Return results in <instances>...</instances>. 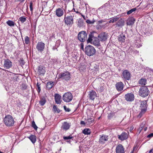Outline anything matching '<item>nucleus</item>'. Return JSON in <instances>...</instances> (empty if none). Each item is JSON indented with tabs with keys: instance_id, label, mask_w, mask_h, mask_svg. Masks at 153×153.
<instances>
[{
	"instance_id": "34",
	"label": "nucleus",
	"mask_w": 153,
	"mask_h": 153,
	"mask_svg": "<svg viewBox=\"0 0 153 153\" xmlns=\"http://www.w3.org/2000/svg\"><path fill=\"white\" fill-rule=\"evenodd\" d=\"M94 122V120L92 119V118L88 119L87 120L86 123L88 125H90L91 123H93Z\"/></svg>"
},
{
	"instance_id": "30",
	"label": "nucleus",
	"mask_w": 153,
	"mask_h": 153,
	"mask_svg": "<svg viewBox=\"0 0 153 153\" xmlns=\"http://www.w3.org/2000/svg\"><path fill=\"white\" fill-rule=\"evenodd\" d=\"M145 124V122H143L141 124L140 127L138 129V131L139 132V134L140 133L141 131L143 129L144 127V126Z\"/></svg>"
},
{
	"instance_id": "47",
	"label": "nucleus",
	"mask_w": 153,
	"mask_h": 153,
	"mask_svg": "<svg viewBox=\"0 0 153 153\" xmlns=\"http://www.w3.org/2000/svg\"><path fill=\"white\" fill-rule=\"evenodd\" d=\"M114 114L113 113H110L108 116V118L109 119H111L112 118V117H114Z\"/></svg>"
},
{
	"instance_id": "13",
	"label": "nucleus",
	"mask_w": 153,
	"mask_h": 153,
	"mask_svg": "<svg viewBox=\"0 0 153 153\" xmlns=\"http://www.w3.org/2000/svg\"><path fill=\"white\" fill-rule=\"evenodd\" d=\"M125 98L127 101L131 102L134 100V96L132 93H128L125 95Z\"/></svg>"
},
{
	"instance_id": "49",
	"label": "nucleus",
	"mask_w": 153,
	"mask_h": 153,
	"mask_svg": "<svg viewBox=\"0 0 153 153\" xmlns=\"http://www.w3.org/2000/svg\"><path fill=\"white\" fill-rule=\"evenodd\" d=\"M64 108L65 111H66L69 112L70 111V109L68 108H67L66 106H63Z\"/></svg>"
},
{
	"instance_id": "37",
	"label": "nucleus",
	"mask_w": 153,
	"mask_h": 153,
	"mask_svg": "<svg viewBox=\"0 0 153 153\" xmlns=\"http://www.w3.org/2000/svg\"><path fill=\"white\" fill-rule=\"evenodd\" d=\"M83 24V21L81 20H79L78 22L77 25L79 27H82Z\"/></svg>"
},
{
	"instance_id": "46",
	"label": "nucleus",
	"mask_w": 153,
	"mask_h": 153,
	"mask_svg": "<svg viewBox=\"0 0 153 153\" xmlns=\"http://www.w3.org/2000/svg\"><path fill=\"white\" fill-rule=\"evenodd\" d=\"M93 39H92V37L91 36L89 35V37L87 40V43H90L92 42Z\"/></svg>"
},
{
	"instance_id": "15",
	"label": "nucleus",
	"mask_w": 153,
	"mask_h": 153,
	"mask_svg": "<svg viewBox=\"0 0 153 153\" xmlns=\"http://www.w3.org/2000/svg\"><path fill=\"white\" fill-rule=\"evenodd\" d=\"M140 109L141 110L146 111L147 109V102L146 101H140Z\"/></svg>"
},
{
	"instance_id": "36",
	"label": "nucleus",
	"mask_w": 153,
	"mask_h": 153,
	"mask_svg": "<svg viewBox=\"0 0 153 153\" xmlns=\"http://www.w3.org/2000/svg\"><path fill=\"white\" fill-rule=\"evenodd\" d=\"M46 100L45 98H43L39 101V104L41 105H43L45 103Z\"/></svg>"
},
{
	"instance_id": "26",
	"label": "nucleus",
	"mask_w": 153,
	"mask_h": 153,
	"mask_svg": "<svg viewBox=\"0 0 153 153\" xmlns=\"http://www.w3.org/2000/svg\"><path fill=\"white\" fill-rule=\"evenodd\" d=\"M54 85V82L52 81L48 82L47 84L46 87L48 89L51 88Z\"/></svg>"
},
{
	"instance_id": "31",
	"label": "nucleus",
	"mask_w": 153,
	"mask_h": 153,
	"mask_svg": "<svg viewBox=\"0 0 153 153\" xmlns=\"http://www.w3.org/2000/svg\"><path fill=\"white\" fill-rule=\"evenodd\" d=\"M125 39V36L124 35H120L118 38V40L121 42H123Z\"/></svg>"
},
{
	"instance_id": "8",
	"label": "nucleus",
	"mask_w": 153,
	"mask_h": 153,
	"mask_svg": "<svg viewBox=\"0 0 153 153\" xmlns=\"http://www.w3.org/2000/svg\"><path fill=\"white\" fill-rule=\"evenodd\" d=\"M108 33L105 32H101L98 36V37L100 40L102 42L106 41L108 38Z\"/></svg>"
},
{
	"instance_id": "2",
	"label": "nucleus",
	"mask_w": 153,
	"mask_h": 153,
	"mask_svg": "<svg viewBox=\"0 0 153 153\" xmlns=\"http://www.w3.org/2000/svg\"><path fill=\"white\" fill-rule=\"evenodd\" d=\"M85 54L88 56H91L95 55L96 50L92 46L88 45L85 47Z\"/></svg>"
},
{
	"instance_id": "24",
	"label": "nucleus",
	"mask_w": 153,
	"mask_h": 153,
	"mask_svg": "<svg viewBox=\"0 0 153 153\" xmlns=\"http://www.w3.org/2000/svg\"><path fill=\"white\" fill-rule=\"evenodd\" d=\"M99 39H98L97 38L94 39L92 42L93 44L95 46L99 47L100 46Z\"/></svg>"
},
{
	"instance_id": "50",
	"label": "nucleus",
	"mask_w": 153,
	"mask_h": 153,
	"mask_svg": "<svg viewBox=\"0 0 153 153\" xmlns=\"http://www.w3.org/2000/svg\"><path fill=\"white\" fill-rule=\"evenodd\" d=\"M22 88L23 89H25L27 88V86L24 84H22Z\"/></svg>"
},
{
	"instance_id": "29",
	"label": "nucleus",
	"mask_w": 153,
	"mask_h": 153,
	"mask_svg": "<svg viewBox=\"0 0 153 153\" xmlns=\"http://www.w3.org/2000/svg\"><path fill=\"white\" fill-rule=\"evenodd\" d=\"M147 80L146 79L142 78L140 79L139 81V83L141 85H145L146 84Z\"/></svg>"
},
{
	"instance_id": "54",
	"label": "nucleus",
	"mask_w": 153,
	"mask_h": 153,
	"mask_svg": "<svg viewBox=\"0 0 153 153\" xmlns=\"http://www.w3.org/2000/svg\"><path fill=\"white\" fill-rule=\"evenodd\" d=\"M25 0H17V1L18 2H19L20 3H22Z\"/></svg>"
},
{
	"instance_id": "44",
	"label": "nucleus",
	"mask_w": 153,
	"mask_h": 153,
	"mask_svg": "<svg viewBox=\"0 0 153 153\" xmlns=\"http://www.w3.org/2000/svg\"><path fill=\"white\" fill-rule=\"evenodd\" d=\"M73 138V137L71 135H69L67 137L64 136L63 137V138L64 140H69Z\"/></svg>"
},
{
	"instance_id": "56",
	"label": "nucleus",
	"mask_w": 153,
	"mask_h": 153,
	"mask_svg": "<svg viewBox=\"0 0 153 153\" xmlns=\"http://www.w3.org/2000/svg\"><path fill=\"white\" fill-rule=\"evenodd\" d=\"M149 153H153V149H151L149 152Z\"/></svg>"
},
{
	"instance_id": "19",
	"label": "nucleus",
	"mask_w": 153,
	"mask_h": 153,
	"mask_svg": "<svg viewBox=\"0 0 153 153\" xmlns=\"http://www.w3.org/2000/svg\"><path fill=\"white\" fill-rule=\"evenodd\" d=\"M55 99L56 103L57 104H60L62 101L61 96L59 94H55Z\"/></svg>"
},
{
	"instance_id": "43",
	"label": "nucleus",
	"mask_w": 153,
	"mask_h": 153,
	"mask_svg": "<svg viewBox=\"0 0 153 153\" xmlns=\"http://www.w3.org/2000/svg\"><path fill=\"white\" fill-rule=\"evenodd\" d=\"M146 111L141 110V111L139 113L138 115L137 116V117L139 118H140L145 113Z\"/></svg>"
},
{
	"instance_id": "48",
	"label": "nucleus",
	"mask_w": 153,
	"mask_h": 153,
	"mask_svg": "<svg viewBox=\"0 0 153 153\" xmlns=\"http://www.w3.org/2000/svg\"><path fill=\"white\" fill-rule=\"evenodd\" d=\"M86 22L88 24H92L94 23L95 22V21L94 20L93 21H91L90 20L88 19L86 21Z\"/></svg>"
},
{
	"instance_id": "39",
	"label": "nucleus",
	"mask_w": 153,
	"mask_h": 153,
	"mask_svg": "<svg viewBox=\"0 0 153 153\" xmlns=\"http://www.w3.org/2000/svg\"><path fill=\"white\" fill-rule=\"evenodd\" d=\"M25 43L28 44L30 42L29 38L27 36H26L25 37Z\"/></svg>"
},
{
	"instance_id": "10",
	"label": "nucleus",
	"mask_w": 153,
	"mask_h": 153,
	"mask_svg": "<svg viewBox=\"0 0 153 153\" xmlns=\"http://www.w3.org/2000/svg\"><path fill=\"white\" fill-rule=\"evenodd\" d=\"M100 137L99 142L101 144H103L105 142L108 141V136L107 135L102 134L100 136Z\"/></svg>"
},
{
	"instance_id": "45",
	"label": "nucleus",
	"mask_w": 153,
	"mask_h": 153,
	"mask_svg": "<svg viewBox=\"0 0 153 153\" xmlns=\"http://www.w3.org/2000/svg\"><path fill=\"white\" fill-rule=\"evenodd\" d=\"M32 127H33L34 129L36 130L38 128V127L36 125L35 122L34 121H33L32 122Z\"/></svg>"
},
{
	"instance_id": "27",
	"label": "nucleus",
	"mask_w": 153,
	"mask_h": 153,
	"mask_svg": "<svg viewBox=\"0 0 153 153\" xmlns=\"http://www.w3.org/2000/svg\"><path fill=\"white\" fill-rule=\"evenodd\" d=\"M120 17L119 16H117L114 17H113L109 21V23H114L116 21H118Z\"/></svg>"
},
{
	"instance_id": "28",
	"label": "nucleus",
	"mask_w": 153,
	"mask_h": 153,
	"mask_svg": "<svg viewBox=\"0 0 153 153\" xmlns=\"http://www.w3.org/2000/svg\"><path fill=\"white\" fill-rule=\"evenodd\" d=\"M28 138L33 143H35L36 141V137L35 135H31Z\"/></svg>"
},
{
	"instance_id": "51",
	"label": "nucleus",
	"mask_w": 153,
	"mask_h": 153,
	"mask_svg": "<svg viewBox=\"0 0 153 153\" xmlns=\"http://www.w3.org/2000/svg\"><path fill=\"white\" fill-rule=\"evenodd\" d=\"M153 136V133H151V134H149L147 136V137H148V138H150V137H152Z\"/></svg>"
},
{
	"instance_id": "4",
	"label": "nucleus",
	"mask_w": 153,
	"mask_h": 153,
	"mask_svg": "<svg viewBox=\"0 0 153 153\" xmlns=\"http://www.w3.org/2000/svg\"><path fill=\"white\" fill-rule=\"evenodd\" d=\"M58 78L65 80H69L71 78V74L68 71L61 73L58 75Z\"/></svg>"
},
{
	"instance_id": "22",
	"label": "nucleus",
	"mask_w": 153,
	"mask_h": 153,
	"mask_svg": "<svg viewBox=\"0 0 153 153\" xmlns=\"http://www.w3.org/2000/svg\"><path fill=\"white\" fill-rule=\"evenodd\" d=\"M56 14L58 17L62 16L64 14L63 9V8H59L56 10Z\"/></svg>"
},
{
	"instance_id": "62",
	"label": "nucleus",
	"mask_w": 153,
	"mask_h": 153,
	"mask_svg": "<svg viewBox=\"0 0 153 153\" xmlns=\"http://www.w3.org/2000/svg\"><path fill=\"white\" fill-rule=\"evenodd\" d=\"M0 153H3V152H1V151H0Z\"/></svg>"
},
{
	"instance_id": "35",
	"label": "nucleus",
	"mask_w": 153,
	"mask_h": 153,
	"mask_svg": "<svg viewBox=\"0 0 153 153\" xmlns=\"http://www.w3.org/2000/svg\"><path fill=\"white\" fill-rule=\"evenodd\" d=\"M26 20V18L23 16H21L19 18V21H20L22 23H23L25 22Z\"/></svg>"
},
{
	"instance_id": "9",
	"label": "nucleus",
	"mask_w": 153,
	"mask_h": 153,
	"mask_svg": "<svg viewBox=\"0 0 153 153\" xmlns=\"http://www.w3.org/2000/svg\"><path fill=\"white\" fill-rule=\"evenodd\" d=\"M45 48V44L42 42H39L37 44L36 48L40 52L43 51Z\"/></svg>"
},
{
	"instance_id": "41",
	"label": "nucleus",
	"mask_w": 153,
	"mask_h": 153,
	"mask_svg": "<svg viewBox=\"0 0 153 153\" xmlns=\"http://www.w3.org/2000/svg\"><path fill=\"white\" fill-rule=\"evenodd\" d=\"M136 8H133L130 10L128 11L127 12V14L128 15H129L131 13H133V12L135 11V10H136Z\"/></svg>"
},
{
	"instance_id": "7",
	"label": "nucleus",
	"mask_w": 153,
	"mask_h": 153,
	"mask_svg": "<svg viewBox=\"0 0 153 153\" xmlns=\"http://www.w3.org/2000/svg\"><path fill=\"white\" fill-rule=\"evenodd\" d=\"M64 20L65 24L67 25H71L74 23L73 17L71 16H66L65 15Z\"/></svg>"
},
{
	"instance_id": "59",
	"label": "nucleus",
	"mask_w": 153,
	"mask_h": 153,
	"mask_svg": "<svg viewBox=\"0 0 153 153\" xmlns=\"http://www.w3.org/2000/svg\"><path fill=\"white\" fill-rule=\"evenodd\" d=\"M144 131H146V130H147V127H144Z\"/></svg>"
},
{
	"instance_id": "40",
	"label": "nucleus",
	"mask_w": 153,
	"mask_h": 153,
	"mask_svg": "<svg viewBox=\"0 0 153 153\" xmlns=\"http://www.w3.org/2000/svg\"><path fill=\"white\" fill-rule=\"evenodd\" d=\"M53 111L55 112H57L58 113L60 112V110L58 109L56 105H55L53 106Z\"/></svg>"
},
{
	"instance_id": "58",
	"label": "nucleus",
	"mask_w": 153,
	"mask_h": 153,
	"mask_svg": "<svg viewBox=\"0 0 153 153\" xmlns=\"http://www.w3.org/2000/svg\"><path fill=\"white\" fill-rule=\"evenodd\" d=\"M135 148V147H134L133 148V150L130 153H133L134 152V149Z\"/></svg>"
},
{
	"instance_id": "1",
	"label": "nucleus",
	"mask_w": 153,
	"mask_h": 153,
	"mask_svg": "<svg viewBox=\"0 0 153 153\" xmlns=\"http://www.w3.org/2000/svg\"><path fill=\"white\" fill-rule=\"evenodd\" d=\"M4 124L7 126H12L14 123V120L12 117L10 115H7L4 117Z\"/></svg>"
},
{
	"instance_id": "53",
	"label": "nucleus",
	"mask_w": 153,
	"mask_h": 153,
	"mask_svg": "<svg viewBox=\"0 0 153 153\" xmlns=\"http://www.w3.org/2000/svg\"><path fill=\"white\" fill-rule=\"evenodd\" d=\"M133 126H131L130 128L129 131L130 132H131L132 131V130H133Z\"/></svg>"
},
{
	"instance_id": "11",
	"label": "nucleus",
	"mask_w": 153,
	"mask_h": 153,
	"mask_svg": "<svg viewBox=\"0 0 153 153\" xmlns=\"http://www.w3.org/2000/svg\"><path fill=\"white\" fill-rule=\"evenodd\" d=\"M12 66V62L9 59H4V67L6 69H9Z\"/></svg>"
},
{
	"instance_id": "61",
	"label": "nucleus",
	"mask_w": 153,
	"mask_h": 153,
	"mask_svg": "<svg viewBox=\"0 0 153 153\" xmlns=\"http://www.w3.org/2000/svg\"><path fill=\"white\" fill-rule=\"evenodd\" d=\"M70 140H68L67 141V142H70Z\"/></svg>"
},
{
	"instance_id": "21",
	"label": "nucleus",
	"mask_w": 153,
	"mask_h": 153,
	"mask_svg": "<svg viewBox=\"0 0 153 153\" xmlns=\"http://www.w3.org/2000/svg\"><path fill=\"white\" fill-rule=\"evenodd\" d=\"M124 85L122 82H117L116 85V89L118 91H121L123 90Z\"/></svg>"
},
{
	"instance_id": "14",
	"label": "nucleus",
	"mask_w": 153,
	"mask_h": 153,
	"mask_svg": "<svg viewBox=\"0 0 153 153\" xmlns=\"http://www.w3.org/2000/svg\"><path fill=\"white\" fill-rule=\"evenodd\" d=\"M122 78L128 80L130 78V74L127 70H125L122 73Z\"/></svg>"
},
{
	"instance_id": "42",
	"label": "nucleus",
	"mask_w": 153,
	"mask_h": 153,
	"mask_svg": "<svg viewBox=\"0 0 153 153\" xmlns=\"http://www.w3.org/2000/svg\"><path fill=\"white\" fill-rule=\"evenodd\" d=\"M33 2H30V11L31 12V14H32L33 13Z\"/></svg>"
},
{
	"instance_id": "3",
	"label": "nucleus",
	"mask_w": 153,
	"mask_h": 153,
	"mask_svg": "<svg viewBox=\"0 0 153 153\" xmlns=\"http://www.w3.org/2000/svg\"><path fill=\"white\" fill-rule=\"evenodd\" d=\"M149 93V91L146 86H142L140 88L139 91V95L143 97L147 96Z\"/></svg>"
},
{
	"instance_id": "5",
	"label": "nucleus",
	"mask_w": 153,
	"mask_h": 153,
	"mask_svg": "<svg viewBox=\"0 0 153 153\" xmlns=\"http://www.w3.org/2000/svg\"><path fill=\"white\" fill-rule=\"evenodd\" d=\"M73 98V95L70 92L65 93L62 96L63 100L64 102H71Z\"/></svg>"
},
{
	"instance_id": "60",
	"label": "nucleus",
	"mask_w": 153,
	"mask_h": 153,
	"mask_svg": "<svg viewBox=\"0 0 153 153\" xmlns=\"http://www.w3.org/2000/svg\"><path fill=\"white\" fill-rule=\"evenodd\" d=\"M74 11L76 12V13H79L78 11H76L75 10H74Z\"/></svg>"
},
{
	"instance_id": "33",
	"label": "nucleus",
	"mask_w": 153,
	"mask_h": 153,
	"mask_svg": "<svg viewBox=\"0 0 153 153\" xmlns=\"http://www.w3.org/2000/svg\"><path fill=\"white\" fill-rule=\"evenodd\" d=\"M7 24L9 26H13L15 25V23L14 22L11 20H8L6 22Z\"/></svg>"
},
{
	"instance_id": "55",
	"label": "nucleus",
	"mask_w": 153,
	"mask_h": 153,
	"mask_svg": "<svg viewBox=\"0 0 153 153\" xmlns=\"http://www.w3.org/2000/svg\"><path fill=\"white\" fill-rule=\"evenodd\" d=\"M80 124L81 125H85V123L84 121H82L80 122Z\"/></svg>"
},
{
	"instance_id": "57",
	"label": "nucleus",
	"mask_w": 153,
	"mask_h": 153,
	"mask_svg": "<svg viewBox=\"0 0 153 153\" xmlns=\"http://www.w3.org/2000/svg\"><path fill=\"white\" fill-rule=\"evenodd\" d=\"M81 16L82 17L84 20H85L86 19L85 17L83 15L81 14Z\"/></svg>"
},
{
	"instance_id": "12",
	"label": "nucleus",
	"mask_w": 153,
	"mask_h": 153,
	"mask_svg": "<svg viewBox=\"0 0 153 153\" xmlns=\"http://www.w3.org/2000/svg\"><path fill=\"white\" fill-rule=\"evenodd\" d=\"M46 72L45 68L43 66L40 65L38 66L37 73L40 75H43Z\"/></svg>"
},
{
	"instance_id": "6",
	"label": "nucleus",
	"mask_w": 153,
	"mask_h": 153,
	"mask_svg": "<svg viewBox=\"0 0 153 153\" xmlns=\"http://www.w3.org/2000/svg\"><path fill=\"white\" fill-rule=\"evenodd\" d=\"M87 34L85 31H82L79 32L78 35V39L82 42H85L87 38Z\"/></svg>"
},
{
	"instance_id": "23",
	"label": "nucleus",
	"mask_w": 153,
	"mask_h": 153,
	"mask_svg": "<svg viewBox=\"0 0 153 153\" xmlns=\"http://www.w3.org/2000/svg\"><path fill=\"white\" fill-rule=\"evenodd\" d=\"M124 19L121 18L120 19H119L118 21L117 22L116 25L118 27H121L124 25Z\"/></svg>"
},
{
	"instance_id": "18",
	"label": "nucleus",
	"mask_w": 153,
	"mask_h": 153,
	"mask_svg": "<svg viewBox=\"0 0 153 153\" xmlns=\"http://www.w3.org/2000/svg\"><path fill=\"white\" fill-rule=\"evenodd\" d=\"M118 136L119 139L122 141L126 140L128 137V134L125 132H123L120 135Z\"/></svg>"
},
{
	"instance_id": "25",
	"label": "nucleus",
	"mask_w": 153,
	"mask_h": 153,
	"mask_svg": "<svg viewBox=\"0 0 153 153\" xmlns=\"http://www.w3.org/2000/svg\"><path fill=\"white\" fill-rule=\"evenodd\" d=\"M135 20L134 18H131L129 19L126 22V24L128 25H133L134 23Z\"/></svg>"
},
{
	"instance_id": "32",
	"label": "nucleus",
	"mask_w": 153,
	"mask_h": 153,
	"mask_svg": "<svg viewBox=\"0 0 153 153\" xmlns=\"http://www.w3.org/2000/svg\"><path fill=\"white\" fill-rule=\"evenodd\" d=\"M82 132L85 135H88L90 134L91 131L88 129L86 128Z\"/></svg>"
},
{
	"instance_id": "38",
	"label": "nucleus",
	"mask_w": 153,
	"mask_h": 153,
	"mask_svg": "<svg viewBox=\"0 0 153 153\" xmlns=\"http://www.w3.org/2000/svg\"><path fill=\"white\" fill-rule=\"evenodd\" d=\"M41 84L39 82H38L36 84V86L37 87V92L38 93L40 92L41 91Z\"/></svg>"
},
{
	"instance_id": "20",
	"label": "nucleus",
	"mask_w": 153,
	"mask_h": 153,
	"mask_svg": "<svg viewBox=\"0 0 153 153\" xmlns=\"http://www.w3.org/2000/svg\"><path fill=\"white\" fill-rule=\"evenodd\" d=\"M88 95L89 99L92 100H94L95 98L97 97L96 92L93 90L89 91Z\"/></svg>"
},
{
	"instance_id": "17",
	"label": "nucleus",
	"mask_w": 153,
	"mask_h": 153,
	"mask_svg": "<svg viewBox=\"0 0 153 153\" xmlns=\"http://www.w3.org/2000/svg\"><path fill=\"white\" fill-rule=\"evenodd\" d=\"M116 152V153H124V149L122 145L119 144L117 146Z\"/></svg>"
},
{
	"instance_id": "16",
	"label": "nucleus",
	"mask_w": 153,
	"mask_h": 153,
	"mask_svg": "<svg viewBox=\"0 0 153 153\" xmlns=\"http://www.w3.org/2000/svg\"><path fill=\"white\" fill-rule=\"evenodd\" d=\"M71 126V123L65 122L62 123L61 128L62 129L66 131L69 129Z\"/></svg>"
},
{
	"instance_id": "52",
	"label": "nucleus",
	"mask_w": 153,
	"mask_h": 153,
	"mask_svg": "<svg viewBox=\"0 0 153 153\" xmlns=\"http://www.w3.org/2000/svg\"><path fill=\"white\" fill-rule=\"evenodd\" d=\"M81 48L82 49L83 51L84 50V45L82 43L81 44Z\"/></svg>"
}]
</instances>
